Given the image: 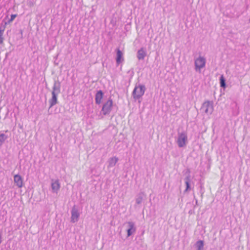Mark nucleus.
<instances>
[{
	"label": "nucleus",
	"instance_id": "nucleus-1",
	"mask_svg": "<svg viewBox=\"0 0 250 250\" xmlns=\"http://www.w3.org/2000/svg\"><path fill=\"white\" fill-rule=\"evenodd\" d=\"M188 136L185 132H179L176 140V143L179 147H184L188 144Z\"/></svg>",
	"mask_w": 250,
	"mask_h": 250
},
{
	"label": "nucleus",
	"instance_id": "nucleus-2",
	"mask_svg": "<svg viewBox=\"0 0 250 250\" xmlns=\"http://www.w3.org/2000/svg\"><path fill=\"white\" fill-rule=\"evenodd\" d=\"M145 90L146 87L144 85H136L132 92L134 99L136 100L140 98L144 94Z\"/></svg>",
	"mask_w": 250,
	"mask_h": 250
},
{
	"label": "nucleus",
	"instance_id": "nucleus-3",
	"mask_svg": "<svg viewBox=\"0 0 250 250\" xmlns=\"http://www.w3.org/2000/svg\"><path fill=\"white\" fill-rule=\"evenodd\" d=\"M206 62V59L204 57L199 56L194 61L195 70L200 71L201 69L205 67Z\"/></svg>",
	"mask_w": 250,
	"mask_h": 250
},
{
	"label": "nucleus",
	"instance_id": "nucleus-4",
	"mask_svg": "<svg viewBox=\"0 0 250 250\" xmlns=\"http://www.w3.org/2000/svg\"><path fill=\"white\" fill-rule=\"evenodd\" d=\"M201 110L208 115L211 114L213 111V103L210 101L204 102L202 104Z\"/></svg>",
	"mask_w": 250,
	"mask_h": 250
},
{
	"label": "nucleus",
	"instance_id": "nucleus-5",
	"mask_svg": "<svg viewBox=\"0 0 250 250\" xmlns=\"http://www.w3.org/2000/svg\"><path fill=\"white\" fill-rule=\"evenodd\" d=\"M112 104L113 102L111 99H109L104 104L102 109L104 115H106L109 114L112 109Z\"/></svg>",
	"mask_w": 250,
	"mask_h": 250
},
{
	"label": "nucleus",
	"instance_id": "nucleus-6",
	"mask_svg": "<svg viewBox=\"0 0 250 250\" xmlns=\"http://www.w3.org/2000/svg\"><path fill=\"white\" fill-rule=\"evenodd\" d=\"M127 225L128 229H127V236L129 237L136 231V227L135 223L132 221H128L125 223Z\"/></svg>",
	"mask_w": 250,
	"mask_h": 250
},
{
	"label": "nucleus",
	"instance_id": "nucleus-7",
	"mask_svg": "<svg viewBox=\"0 0 250 250\" xmlns=\"http://www.w3.org/2000/svg\"><path fill=\"white\" fill-rule=\"evenodd\" d=\"M80 213L77 208L73 207L71 210V222L72 223L77 222L79 218Z\"/></svg>",
	"mask_w": 250,
	"mask_h": 250
},
{
	"label": "nucleus",
	"instance_id": "nucleus-8",
	"mask_svg": "<svg viewBox=\"0 0 250 250\" xmlns=\"http://www.w3.org/2000/svg\"><path fill=\"white\" fill-rule=\"evenodd\" d=\"M61 185L58 180H52L51 181V190L52 192L55 193H58Z\"/></svg>",
	"mask_w": 250,
	"mask_h": 250
},
{
	"label": "nucleus",
	"instance_id": "nucleus-9",
	"mask_svg": "<svg viewBox=\"0 0 250 250\" xmlns=\"http://www.w3.org/2000/svg\"><path fill=\"white\" fill-rule=\"evenodd\" d=\"M14 181L16 186L18 188H21L22 187L23 180L21 177L20 175H15L14 177Z\"/></svg>",
	"mask_w": 250,
	"mask_h": 250
},
{
	"label": "nucleus",
	"instance_id": "nucleus-10",
	"mask_svg": "<svg viewBox=\"0 0 250 250\" xmlns=\"http://www.w3.org/2000/svg\"><path fill=\"white\" fill-rule=\"evenodd\" d=\"M52 94V98L49 100V103L50 104L49 108H51L54 105L57 104V96L58 95V93H55L54 92H51Z\"/></svg>",
	"mask_w": 250,
	"mask_h": 250
},
{
	"label": "nucleus",
	"instance_id": "nucleus-11",
	"mask_svg": "<svg viewBox=\"0 0 250 250\" xmlns=\"http://www.w3.org/2000/svg\"><path fill=\"white\" fill-rule=\"evenodd\" d=\"M118 160V158L115 156L110 158L107 161L108 164V167L110 168L114 167Z\"/></svg>",
	"mask_w": 250,
	"mask_h": 250
},
{
	"label": "nucleus",
	"instance_id": "nucleus-12",
	"mask_svg": "<svg viewBox=\"0 0 250 250\" xmlns=\"http://www.w3.org/2000/svg\"><path fill=\"white\" fill-rule=\"evenodd\" d=\"M146 55V51L144 48H141L137 52V57L138 60H144Z\"/></svg>",
	"mask_w": 250,
	"mask_h": 250
},
{
	"label": "nucleus",
	"instance_id": "nucleus-13",
	"mask_svg": "<svg viewBox=\"0 0 250 250\" xmlns=\"http://www.w3.org/2000/svg\"><path fill=\"white\" fill-rule=\"evenodd\" d=\"M116 51L117 57L116 59V61L117 64H119L124 60V58L123 57V54L119 49H117Z\"/></svg>",
	"mask_w": 250,
	"mask_h": 250
},
{
	"label": "nucleus",
	"instance_id": "nucleus-14",
	"mask_svg": "<svg viewBox=\"0 0 250 250\" xmlns=\"http://www.w3.org/2000/svg\"><path fill=\"white\" fill-rule=\"evenodd\" d=\"M60 88H61V84L59 81H55L54 83V85L53 86V90L52 92H54L55 93H60Z\"/></svg>",
	"mask_w": 250,
	"mask_h": 250
},
{
	"label": "nucleus",
	"instance_id": "nucleus-15",
	"mask_svg": "<svg viewBox=\"0 0 250 250\" xmlns=\"http://www.w3.org/2000/svg\"><path fill=\"white\" fill-rule=\"evenodd\" d=\"M103 98V93L102 90L98 91L95 96V102L97 104H99L102 102Z\"/></svg>",
	"mask_w": 250,
	"mask_h": 250
},
{
	"label": "nucleus",
	"instance_id": "nucleus-16",
	"mask_svg": "<svg viewBox=\"0 0 250 250\" xmlns=\"http://www.w3.org/2000/svg\"><path fill=\"white\" fill-rule=\"evenodd\" d=\"M184 180H185V184L186 185V188L184 191V192H188L189 190H190L191 189L190 186V184H189L190 180H191L190 176L189 175L187 176L185 178Z\"/></svg>",
	"mask_w": 250,
	"mask_h": 250
},
{
	"label": "nucleus",
	"instance_id": "nucleus-17",
	"mask_svg": "<svg viewBox=\"0 0 250 250\" xmlns=\"http://www.w3.org/2000/svg\"><path fill=\"white\" fill-rule=\"evenodd\" d=\"M144 196V194L143 193H140L138 194L135 199L136 203L138 205L141 204L143 200Z\"/></svg>",
	"mask_w": 250,
	"mask_h": 250
},
{
	"label": "nucleus",
	"instance_id": "nucleus-18",
	"mask_svg": "<svg viewBox=\"0 0 250 250\" xmlns=\"http://www.w3.org/2000/svg\"><path fill=\"white\" fill-rule=\"evenodd\" d=\"M195 247L196 250H203L204 248V242L202 240H199L195 243Z\"/></svg>",
	"mask_w": 250,
	"mask_h": 250
},
{
	"label": "nucleus",
	"instance_id": "nucleus-19",
	"mask_svg": "<svg viewBox=\"0 0 250 250\" xmlns=\"http://www.w3.org/2000/svg\"><path fill=\"white\" fill-rule=\"evenodd\" d=\"M220 86L221 87L225 88L226 86V83H225V79L223 76V75H221L220 78Z\"/></svg>",
	"mask_w": 250,
	"mask_h": 250
},
{
	"label": "nucleus",
	"instance_id": "nucleus-20",
	"mask_svg": "<svg viewBox=\"0 0 250 250\" xmlns=\"http://www.w3.org/2000/svg\"><path fill=\"white\" fill-rule=\"evenodd\" d=\"M7 138V137L3 133L0 134V146H1L5 140Z\"/></svg>",
	"mask_w": 250,
	"mask_h": 250
},
{
	"label": "nucleus",
	"instance_id": "nucleus-21",
	"mask_svg": "<svg viewBox=\"0 0 250 250\" xmlns=\"http://www.w3.org/2000/svg\"><path fill=\"white\" fill-rule=\"evenodd\" d=\"M3 34V31L0 30V43H2L3 42V38L1 37Z\"/></svg>",
	"mask_w": 250,
	"mask_h": 250
},
{
	"label": "nucleus",
	"instance_id": "nucleus-22",
	"mask_svg": "<svg viewBox=\"0 0 250 250\" xmlns=\"http://www.w3.org/2000/svg\"><path fill=\"white\" fill-rule=\"evenodd\" d=\"M34 5V2L31 1H29L27 3V5L29 7H32Z\"/></svg>",
	"mask_w": 250,
	"mask_h": 250
},
{
	"label": "nucleus",
	"instance_id": "nucleus-23",
	"mask_svg": "<svg viewBox=\"0 0 250 250\" xmlns=\"http://www.w3.org/2000/svg\"><path fill=\"white\" fill-rule=\"evenodd\" d=\"M16 16H17L16 15H12L11 16V18H10V19L9 20V21H13L15 19V18L16 17Z\"/></svg>",
	"mask_w": 250,
	"mask_h": 250
}]
</instances>
